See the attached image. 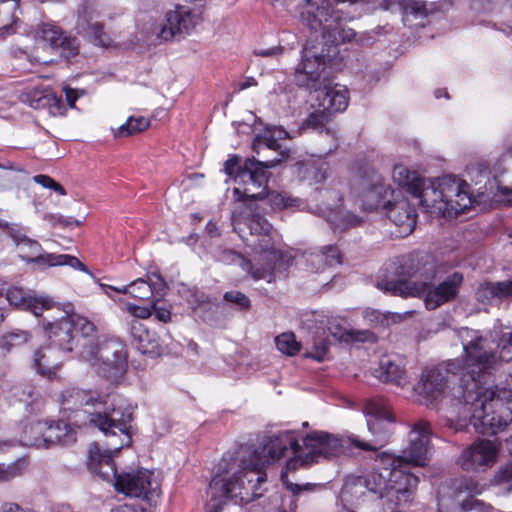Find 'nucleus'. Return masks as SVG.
Returning <instances> with one entry per match:
<instances>
[{"label": "nucleus", "instance_id": "f3484780", "mask_svg": "<svg viewBox=\"0 0 512 512\" xmlns=\"http://www.w3.org/2000/svg\"><path fill=\"white\" fill-rule=\"evenodd\" d=\"M331 72L328 66H297L294 72L295 83L317 94L328 85Z\"/></svg>", "mask_w": 512, "mask_h": 512}, {"label": "nucleus", "instance_id": "1a4fd4ad", "mask_svg": "<svg viewBox=\"0 0 512 512\" xmlns=\"http://www.w3.org/2000/svg\"><path fill=\"white\" fill-rule=\"evenodd\" d=\"M482 397L472 414V425L480 434L495 435L512 422V390L487 391Z\"/></svg>", "mask_w": 512, "mask_h": 512}, {"label": "nucleus", "instance_id": "e2e57ef3", "mask_svg": "<svg viewBox=\"0 0 512 512\" xmlns=\"http://www.w3.org/2000/svg\"><path fill=\"white\" fill-rule=\"evenodd\" d=\"M282 52L281 48H269V49H256L254 50V54L256 56H263L267 58H273L274 56L280 54Z\"/></svg>", "mask_w": 512, "mask_h": 512}, {"label": "nucleus", "instance_id": "473e14b6", "mask_svg": "<svg viewBox=\"0 0 512 512\" xmlns=\"http://www.w3.org/2000/svg\"><path fill=\"white\" fill-rule=\"evenodd\" d=\"M308 261L312 265V269L318 272L325 265L332 267L341 264V254L336 246L330 245L324 247L320 253L310 254Z\"/></svg>", "mask_w": 512, "mask_h": 512}, {"label": "nucleus", "instance_id": "39448f33", "mask_svg": "<svg viewBox=\"0 0 512 512\" xmlns=\"http://www.w3.org/2000/svg\"><path fill=\"white\" fill-rule=\"evenodd\" d=\"M263 468L264 461L259 458L256 451H239L229 460L227 467L209 483L207 493L212 500L217 501L213 507H219L226 499L244 504L260 497V487L267 480Z\"/></svg>", "mask_w": 512, "mask_h": 512}, {"label": "nucleus", "instance_id": "cd10ccee", "mask_svg": "<svg viewBox=\"0 0 512 512\" xmlns=\"http://www.w3.org/2000/svg\"><path fill=\"white\" fill-rule=\"evenodd\" d=\"M64 265L70 266L73 269L80 271L87 270L86 266L75 256L47 252H43L37 256H34V267L39 269Z\"/></svg>", "mask_w": 512, "mask_h": 512}, {"label": "nucleus", "instance_id": "b1692460", "mask_svg": "<svg viewBox=\"0 0 512 512\" xmlns=\"http://www.w3.org/2000/svg\"><path fill=\"white\" fill-rule=\"evenodd\" d=\"M378 378L383 382L391 383L398 387H405L408 384V376L402 364V360L397 357H381Z\"/></svg>", "mask_w": 512, "mask_h": 512}, {"label": "nucleus", "instance_id": "79ce46f5", "mask_svg": "<svg viewBox=\"0 0 512 512\" xmlns=\"http://www.w3.org/2000/svg\"><path fill=\"white\" fill-rule=\"evenodd\" d=\"M265 198H267L269 205L273 209H285L290 207H299L301 204V201L297 198H292L291 196H288L286 193H280V192H267Z\"/></svg>", "mask_w": 512, "mask_h": 512}, {"label": "nucleus", "instance_id": "9b49d317", "mask_svg": "<svg viewBox=\"0 0 512 512\" xmlns=\"http://www.w3.org/2000/svg\"><path fill=\"white\" fill-rule=\"evenodd\" d=\"M198 23V17L189 7L175 6L169 10L163 20L153 26L152 33L159 39L170 41L180 40L189 35Z\"/></svg>", "mask_w": 512, "mask_h": 512}, {"label": "nucleus", "instance_id": "7ed1b4c3", "mask_svg": "<svg viewBox=\"0 0 512 512\" xmlns=\"http://www.w3.org/2000/svg\"><path fill=\"white\" fill-rule=\"evenodd\" d=\"M398 279H383L377 288L400 297H422L427 309L433 310L454 299L463 282V275L454 272L434 287L426 280L435 276L432 257L427 253L410 255L399 267Z\"/></svg>", "mask_w": 512, "mask_h": 512}, {"label": "nucleus", "instance_id": "c9c22d12", "mask_svg": "<svg viewBox=\"0 0 512 512\" xmlns=\"http://www.w3.org/2000/svg\"><path fill=\"white\" fill-rule=\"evenodd\" d=\"M287 136V132L282 129H274L273 131H267L263 135H258L254 141L253 149L256 153H259L260 149H272L278 150L281 148L278 143V139Z\"/></svg>", "mask_w": 512, "mask_h": 512}, {"label": "nucleus", "instance_id": "8fccbe9b", "mask_svg": "<svg viewBox=\"0 0 512 512\" xmlns=\"http://www.w3.org/2000/svg\"><path fill=\"white\" fill-rule=\"evenodd\" d=\"M43 221L47 222L48 226L55 227L56 225H60L62 227H73L80 225V222L74 220L72 218H64L58 214H44Z\"/></svg>", "mask_w": 512, "mask_h": 512}, {"label": "nucleus", "instance_id": "603ef678", "mask_svg": "<svg viewBox=\"0 0 512 512\" xmlns=\"http://www.w3.org/2000/svg\"><path fill=\"white\" fill-rule=\"evenodd\" d=\"M223 171L236 182V176L243 171V167H241V158L237 155L231 156L225 161Z\"/></svg>", "mask_w": 512, "mask_h": 512}, {"label": "nucleus", "instance_id": "423d86ee", "mask_svg": "<svg viewBox=\"0 0 512 512\" xmlns=\"http://www.w3.org/2000/svg\"><path fill=\"white\" fill-rule=\"evenodd\" d=\"M115 454H102L97 444L90 445L88 466L104 480L114 479L115 489L127 496L141 498L150 504H155L160 497L159 483L153 478V473L147 469H139L117 474L113 461Z\"/></svg>", "mask_w": 512, "mask_h": 512}, {"label": "nucleus", "instance_id": "37998d69", "mask_svg": "<svg viewBox=\"0 0 512 512\" xmlns=\"http://www.w3.org/2000/svg\"><path fill=\"white\" fill-rule=\"evenodd\" d=\"M20 0H0V14H5L11 19L10 24H4L0 31L1 35H8L14 32L13 24L17 20L16 10L19 8Z\"/></svg>", "mask_w": 512, "mask_h": 512}, {"label": "nucleus", "instance_id": "9d476101", "mask_svg": "<svg viewBox=\"0 0 512 512\" xmlns=\"http://www.w3.org/2000/svg\"><path fill=\"white\" fill-rule=\"evenodd\" d=\"M456 362L448 364V369L443 370L440 368H429L422 372L420 380L414 386V392L418 396V401L426 406L433 405L435 402H440L441 409L450 408L451 413L456 414L460 419H469L472 425V412L464 414L461 404H458L456 399L451 400L453 387L445 393L447 384L450 382L448 379V372L456 370Z\"/></svg>", "mask_w": 512, "mask_h": 512}, {"label": "nucleus", "instance_id": "864d4df0", "mask_svg": "<svg viewBox=\"0 0 512 512\" xmlns=\"http://www.w3.org/2000/svg\"><path fill=\"white\" fill-rule=\"evenodd\" d=\"M463 512H491L492 507L474 498H468L461 504Z\"/></svg>", "mask_w": 512, "mask_h": 512}, {"label": "nucleus", "instance_id": "e433bc0d", "mask_svg": "<svg viewBox=\"0 0 512 512\" xmlns=\"http://www.w3.org/2000/svg\"><path fill=\"white\" fill-rule=\"evenodd\" d=\"M316 109L311 112L305 120V125L314 130H325L326 133H330V129L326 127L332 120V114L324 107L318 106L316 103Z\"/></svg>", "mask_w": 512, "mask_h": 512}, {"label": "nucleus", "instance_id": "393cba45", "mask_svg": "<svg viewBox=\"0 0 512 512\" xmlns=\"http://www.w3.org/2000/svg\"><path fill=\"white\" fill-rule=\"evenodd\" d=\"M107 396L95 391H87L79 388H68L61 393V403L64 409L73 410L83 405H95L106 403Z\"/></svg>", "mask_w": 512, "mask_h": 512}, {"label": "nucleus", "instance_id": "a19ab883", "mask_svg": "<svg viewBox=\"0 0 512 512\" xmlns=\"http://www.w3.org/2000/svg\"><path fill=\"white\" fill-rule=\"evenodd\" d=\"M34 183L37 185V190L47 191L56 196H65L67 192L65 188L52 177L44 174L34 176Z\"/></svg>", "mask_w": 512, "mask_h": 512}, {"label": "nucleus", "instance_id": "4468645a", "mask_svg": "<svg viewBox=\"0 0 512 512\" xmlns=\"http://www.w3.org/2000/svg\"><path fill=\"white\" fill-rule=\"evenodd\" d=\"M38 38L47 42L50 47L64 60L79 55V41L75 36L65 35L55 24L43 23L37 30Z\"/></svg>", "mask_w": 512, "mask_h": 512}, {"label": "nucleus", "instance_id": "5fc2aeb1", "mask_svg": "<svg viewBox=\"0 0 512 512\" xmlns=\"http://www.w3.org/2000/svg\"><path fill=\"white\" fill-rule=\"evenodd\" d=\"M52 204H56L53 194L34 188V207L36 211H39L41 207H48Z\"/></svg>", "mask_w": 512, "mask_h": 512}, {"label": "nucleus", "instance_id": "ddd939ff", "mask_svg": "<svg viewBox=\"0 0 512 512\" xmlns=\"http://www.w3.org/2000/svg\"><path fill=\"white\" fill-rule=\"evenodd\" d=\"M99 12L94 5L83 4L78 10L75 29L78 34L88 37L95 45L110 47L113 40L103 31V24L98 21Z\"/></svg>", "mask_w": 512, "mask_h": 512}, {"label": "nucleus", "instance_id": "4c0bfd02", "mask_svg": "<svg viewBox=\"0 0 512 512\" xmlns=\"http://www.w3.org/2000/svg\"><path fill=\"white\" fill-rule=\"evenodd\" d=\"M328 170L329 168L326 163H321L319 166L314 163H308L301 166L300 173L311 184H319L326 180Z\"/></svg>", "mask_w": 512, "mask_h": 512}, {"label": "nucleus", "instance_id": "680f3d73", "mask_svg": "<svg viewBox=\"0 0 512 512\" xmlns=\"http://www.w3.org/2000/svg\"><path fill=\"white\" fill-rule=\"evenodd\" d=\"M257 85V80L254 76H245L244 79L236 84V90L241 91L252 86Z\"/></svg>", "mask_w": 512, "mask_h": 512}, {"label": "nucleus", "instance_id": "5701e85b", "mask_svg": "<svg viewBox=\"0 0 512 512\" xmlns=\"http://www.w3.org/2000/svg\"><path fill=\"white\" fill-rule=\"evenodd\" d=\"M392 176L393 180L412 194L421 205V198L427 187H425V181L417 171L410 170L405 165L397 164L393 168Z\"/></svg>", "mask_w": 512, "mask_h": 512}, {"label": "nucleus", "instance_id": "13d9d810", "mask_svg": "<svg viewBox=\"0 0 512 512\" xmlns=\"http://www.w3.org/2000/svg\"><path fill=\"white\" fill-rule=\"evenodd\" d=\"M27 337L25 333L18 332V333H10L3 337L2 339V346L10 348L12 346L20 345L24 342H26Z\"/></svg>", "mask_w": 512, "mask_h": 512}, {"label": "nucleus", "instance_id": "4d7b16f0", "mask_svg": "<svg viewBox=\"0 0 512 512\" xmlns=\"http://www.w3.org/2000/svg\"><path fill=\"white\" fill-rule=\"evenodd\" d=\"M496 484H509L508 490H512V464L501 467L494 476Z\"/></svg>", "mask_w": 512, "mask_h": 512}, {"label": "nucleus", "instance_id": "338daca9", "mask_svg": "<svg viewBox=\"0 0 512 512\" xmlns=\"http://www.w3.org/2000/svg\"><path fill=\"white\" fill-rule=\"evenodd\" d=\"M110 512H137V510L135 507L125 504L112 509Z\"/></svg>", "mask_w": 512, "mask_h": 512}, {"label": "nucleus", "instance_id": "a878e982", "mask_svg": "<svg viewBox=\"0 0 512 512\" xmlns=\"http://www.w3.org/2000/svg\"><path fill=\"white\" fill-rule=\"evenodd\" d=\"M507 298H512V279L484 282L476 290V299L483 304H492Z\"/></svg>", "mask_w": 512, "mask_h": 512}, {"label": "nucleus", "instance_id": "f257e3e1", "mask_svg": "<svg viewBox=\"0 0 512 512\" xmlns=\"http://www.w3.org/2000/svg\"><path fill=\"white\" fill-rule=\"evenodd\" d=\"M280 159L260 162L247 159L243 171L236 176L237 186L233 194L239 205L233 210L231 221L234 231L254 255L248 263L251 276L255 280L271 282L276 273H283L289 257L280 249V236L272 225L257 212L254 201L264 199L267 191V168L275 167Z\"/></svg>", "mask_w": 512, "mask_h": 512}, {"label": "nucleus", "instance_id": "69168bd1", "mask_svg": "<svg viewBox=\"0 0 512 512\" xmlns=\"http://www.w3.org/2000/svg\"><path fill=\"white\" fill-rule=\"evenodd\" d=\"M67 103L70 107H74L76 100L78 99V93L76 90L70 87H64Z\"/></svg>", "mask_w": 512, "mask_h": 512}, {"label": "nucleus", "instance_id": "6e6552de", "mask_svg": "<svg viewBox=\"0 0 512 512\" xmlns=\"http://www.w3.org/2000/svg\"><path fill=\"white\" fill-rule=\"evenodd\" d=\"M133 407L121 397L113 399L112 407L104 413H91L89 423L112 439L107 443L106 455L117 454L131 444Z\"/></svg>", "mask_w": 512, "mask_h": 512}, {"label": "nucleus", "instance_id": "72a5a7b5", "mask_svg": "<svg viewBox=\"0 0 512 512\" xmlns=\"http://www.w3.org/2000/svg\"><path fill=\"white\" fill-rule=\"evenodd\" d=\"M363 318L366 323L371 327H386L393 323H398L403 320V315L393 312H381L376 309H366L363 313Z\"/></svg>", "mask_w": 512, "mask_h": 512}, {"label": "nucleus", "instance_id": "0eeeda50", "mask_svg": "<svg viewBox=\"0 0 512 512\" xmlns=\"http://www.w3.org/2000/svg\"><path fill=\"white\" fill-rule=\"evenodd\" d=\"M471 204L469 185L452 175L435 179L421 198L425 212L442 217L464 213Z\"/></svg>", "mask_w": 512, "mask_h": 512}, {"label": "nucleus", "instance_id": "dca6fc26", "mask_svg": "<svg viewBox=\"0 0 512 512\" xmlns=\"http://www.w3.org/2000/svg\"><path fill=\"white\" fill-rule=\"evenodd\" d=\"M393 201H388L385 208L389 219L399 228L400 233L410 234L416 226V210L401 192L394 193Z\"/></svg>", "mask_w": 512, "mask_h": 512}, {"label": "nucleus", "instance_id": "f704fd0d", "mask_svg": "<svg viewBox=\"0 0 512 512\" xmlns=\"http://www.w3.org/2000/svg\"><path fill=\"white\" fill-rule=\"evenodd\" d=\"M295 448L292 449L294 456L286 462L285 471L281 474V479L284 483H287L286 477L288 472L296 471L299 468H308L313 465L312 457L306 455L305 449L302 448L299 442Z\"/></svg>", "mask_w": 512, "mask_h": 512}, {"label": "nucleus", "instance_id": "c85d7f7f", "mask_svg": "<svg viewBox=\"0 0 512 512\" xmlns=\"http://www.w3.org/2000/svg\"><path fill=\"white\" fill-rule=\"evenodd\" d=\"M394 191H392L387 185L384 183L377 181L371 187L364 191L362 195L363 208L365 210H375L380 207L385 209L388 205V195L393 196Z\"/></svg>", "mask_w": 512, "mask_h": 512}, {"label": "nucleus", "instance_id": "c756f323", "mask_svg": "<svg viewBox=\"0 0 512 512\" xmlns=\"http://www.w3.org/2000/svg\"><path fill=\"white\" fill-rule=\"evenodd\" d=\"M321 216L326 219L335 229L347 230L360 226L362 218L342 209H321Z\"/></svg>", "mask_w": 512, "mask_h": 512}, {"label": "nucleus", "instance_id": "de8ad7c7", "mask_svg": "<svg viewBox=\"0 0 512 512\" xmlns=\"http://www.w3.org/2000/svg\"><path fill=\"white\" fill-rule=\"evenodd\" d=\"M224 299L243 311H247L251 307L250 299L240 291H228L224 294Z\"/></svg>", "mask_w": 512, "mask_h": 512}, {"label": "nucleus", "instance_id": "f03ea898", "mask_svg": "<svg viewBox=\"0 0 512 512\" xmlns=\"http://www.w3.org/2000/svg\"><path fill=\"white\" fill-rule=\"evenodd\" d=\"M63 313L59 303L47 295H34V316L38 318L39 341L60 352L75 351L94 367L98 374L109 379L120 377L127 368L125 346L116 339L98 340L96 327L87 318L72 314L54 319L44 313Z\"/></svg>", "mask_w": 512, "mask_h": 512}, {"label": "nucleus", "instance_id": "58836bf2", "mask_svg": "<svg viewBox=\"0 0 512 512\" xmlns=\"http://www.w3.org/2000/svg\"><path fill=\"white\" fill-rule=\"evenodd\" d=\"M277 349L287 356H295L301 349V343L296 340L294 333L284 332L275 338Z\"/></svg>", "mask_w": 512, "mask_h": 512}, {"label": "nucleus", "instance_id": "c03bdc74", "mask_svg": "<svg viewBox=\"0 0 512 512\" xmlns=\"http://www.w3.org/2000/svg\"><path fill=\"white\" fill-rule=\"evenodd\" d=\"M7 301L20 309L31 310L32 309V297L27 295L22 288L13 287L7 291Z\"/></svg>", "mask_w": 512, "mask_h": 512}, {"label": "nucleus", "instance_id": "bb28decb", "mask_svg": "<svg viewBox=\"0 0 512 512\" xmlns=\"http://www.w3.org/2000/svg\"><path fill=\"white\" fill-rule=\"evenodd\" d=\"M298 440L294 431H284L276 436L270 437L263 446V453L269 458L267 462L279 460L287 451L296 449Z\"/></svg>", "mask_w": 512, "mask_h": 512}, {"label": "nucleus", "instance_id": "bf43d9fd", "mask_svg": "<svg viewBox=\"0 0 512 512\" xmlns=\"http://www.w3.org/2000/svg\"><path fill=\"white\" fill-rule=\"evenodd\" d=\"M159 301L152 302V314H155L157 320L167 323L171 320V311L166 307L158 305Z\"/></svg>", "mask_w": 512, "mask_h": 512}, {"label": "nucleus", "instance_id": "a18cd8bd", "mask_svg": "<svg viewBox=\"0 0 512 512\" xmlns=\"http://www.w3.org/2000/svg\"><path fill=\"white\" fill-rule=\"evenodd\" d=\"M29 465L27 458H21L11 464L0 463V481H9L17 476H20L24 469Z\"/></svg>", "mask_w": 512, "mask_h": 512}, {"label": "nucleus", "instance_id": "0e129e2a", "mask_svg": "<svg viewBox=\"0 0 512 512\" xmlns=\"http://www.w3.org/2000/svg\"><path fill=\"white\" fill-rule=\"evenodd\" d=\"M353 334H355V339L359 341H376V336L374 335V333L368 330L357 331L354 332Z\"/></svg>", "mask_w": 512, "mask_h": 512}, {"label": "nucleus", "instance_id": "2eb2a0df", "mask_svg": "<svg viewBox=\"0 0 512 512\" xmlns=\"http://www.w3.org/2000/svg\"><path fill=\"white\" fill-rule=\"evenodd\" d=\"M303 449L306 455L312 457V464L319 462L320 458L335 457L343 448L342 440L335 435L324 431H313L303 438Z\"/></svg>", "mask_w": 512, "mask_h": 512}, {"label": "nucleus", "instance_id": "6e6d98bb", "mask_svg": "<svg viewBox=\"0 0 512 512\" xmlns=\"http://www.w3.org/2000/svg\"><path fill=\"white\" fill-rule=\"evenodd\" d=\"M327 351L328 343L325 340H321L318 343H314L312 350L306 351L304 356L321 362L324 360Z\"/></svg>", "mask_w": 512, "mask_h": 512}, {"label": "nucleus", "instance_id": "09e8293b", "mask_svg": "<svg viewBox=\"0 0 512 512\" xmlns=\"http://www.w3.org/2000/svg\"><path fill=\"white\" fill-rule=\"evenodd\" d=\"M123 310L128 312L133 319L135 320H145L151 317L152 315V306H139L133 303H126L123 307Z\"/></svg>", "mask_w": 512, "mask_h": 512}, {"label": "nucleus", "instance_id": "7c9ffc66", "mask_svg": "<svg viewBox=\"0 0 512 512\" xmlns=\"http://www.w3.org/2000/svg\"><path fill=\"white\" fill-rule=\"evenodd\" d=\"M34 109L39 112L47 111L52 116H61L66 112L62 98L51 91L38 92L34 90Z\"/></svg>", "mask_w": 512, "mask_h": 512}, {"label": "nucleus", "instance_id": "3c124183", "mask_svg": "<svg viewBox=\"0 0 512 512\" xmlns=\"http://www.w3.org/2000/svg\"><path fill=\"white\" fill-rule=\"evenodd\" d=\"M500 357L502 361L509 362L512 360V330L502 334L500 341Z\"/></svg>", "mask_w": 512, "mask_h": 512}, {"label": "nucleus", "instance_id": "f8f14e48", "mask_svg": "<svg viewBox=\"0 0 512 512\" xmlns=\"http://www.w3.org/2000/svg\"><path fill=\"white\" fill-rule=\"evenodd\" d=\"M498 453L499 448L493 441L478 440L461 452L457 464L465 471L484 472L497 462Z\"/></svg>", "mask_w": 512, "mask_h": 512}, {"label": "nucleus", "instance_id": "052dcab7", "mask_svg": "<svg viewBox=\"0 0 512 512\" xmlns=\"http://www.w3.org/2000/svg\"><path fill=\"white\" fill-rule=\"evenodd\" d=\"M207 296L198 290L191 293L190 298L188 299L191 306L195 309L196 307L200 306L201 304L205 303L207 301Z\"/></svg>", "mask_w": 512, "mask_h": 512}, {"label": "nucleus", "instance_id": "6ab92c4d", "mask_svg": "<svg viewBox=\"0 0 512 512\" xmlns=\"http://www.w3.org/2000/svg\"><path fill=\"white\" fill-rule=\"evenodd\" d=\"M381 5L385 10L400 12L403 15L404 23L409 20L410 16L415 19H423L438 9L436 3L427 5L421 0H383Z\"/></svg>", "mask_w": 512, "mask_h": 512}, {"label": "nucleus", "instance_id": "20e7f679", "mask_svg": "<svg viewBox=\"0 0 512 512\" xmlns=\"http://www.w3.org/2000/svg\"><path fill=\"white\" fill-rule=\"evenodd\" d=\"M473 331L464 328L460 332L462 339L470 336ZM464 358L462 365L458 367L461 374L458 384L453 386L451 400L456 399L461 404L463 413L474 414L476 403H481L482 395L487 391H494L484 386L486 374L493 369L500 357L499 342L496 343L490 337L471 335V339L463 342Z\"/></svg>", "mask_w": 512, "mask_h": 512}, {"label": "nucleus", "instance_id": "49530a36", "mask_svg": "<svg viewBox=\"0 0 512 512\" xmlns=\"http://www.w3.org/2000/svg\"><path fill=\"white\" fill-rule=\"evenodd\" d=\"M455 490L458 494H467L470 498H473L474 495L481 493L482 488L473 478L465 477L457 481Z\"/></svg>", "mask_w": 512, "mask_h": 512}, {"label": "nucleus", "instance_id": "aec40b11", "mask_svg": "<svg viewBox=\"0 0 512 512\" xmlns=\"http://www.w3.org/2000/svg\"><path fill=\"white\" fill-rule=\"evenodd\" d=\"M61 353L56 348L44 347L42 344L34 354V369L44 379L58 378L61 368Z\"/></svg>", "mask_w": 512, "mask_h": 512}, {"label": "nucleus", "instance_id": "a211bd4d", "mask_svg": "<svg viewBox=\"0 0 512 512\" xmlns=\"http://www.w3.org/2000/svg\"><path fill=\"white\" fill-rule=\"evenodd\" d=\"M349 91L346 86L341 84H333L332 78L328 85L324 86L316 96L318 106L324 107L332 115L336 112H343L349 104Z\"/></svg>", "mask_w": 512, "mask_h": 512}, {"label": "nucleus", "instance_id": "ea45409f", "mask_svg": "<svg viewBox=\"0 0 512 512\" xmlns=\"http://www.w3.org/2000/svg\"><path fill=\"white\" fill-rule=\"evenodd\" d=\"M150 125V121L142 116L139 117H129L125 124L121 125L118 128L117 135L119 137H127L134 135L136 133H140L146 130Z\"/></svg>", "mask_w": 512, "mask_h": 512}, {"label": "nucleus", "instance_id": "4be33fe9", "mask_svg": "<svg viewBox=\"0 0 512 512\" xmlns=\"http://www.w3.org/2000/svg\"><path fill=\"white\" fill-rule=\"evenodd\" d=\"M157 280L155 282L151 281V278L148 277V280L144 278H138L136 280L131 281L128 285L123 286H112L107 284H100L103 288L109 287L113 289L115 292L121 294H128L133 298L139 300H147L149 299L155 292L159 293L165 287V282L160 276H156Z\"/></svg>", "mask_w": 512, "mask_h": 512}, {"label": "nucleus", "instance_id": "774afa93", "mask_svg": "<svg viewBox=\"0 0 512 512\" xmlns=\"http://www.w3.org/2000/svg\"><path fill=\"white\" fill-rule=\"evenodd\" d=\"M442 96H443V97H445V98H447V99H449V94H448V92H447V90H446V89H437V90L435 91V97H436V98H440V97H442Z\"/></svg>", "mask_w": 512, "mask_h": 512}, {"label": "nucleus", "instance_id": "2f4dec72", "mask_svg": "<svg viewBox=\"0 0 512 512\" xmlns=\"http://www.w3.org/2000/svg\"><path fill=\"white\" fill-rule=\"evenodd\" d=\"M61 425L66 427L64 423H42L37 422L35 427L36 431L41 434V437L34 438V448L49 447L51 444L61 442Z\"/></svg>", "mask_w": 512, "mask_h": 512}, {"label": "nucleus", "instance_id": "412c9836", "mask_svg": "<svg viewBox=\"0 0 512 512\" xmlns=\"http://www.w3.org/2000/svg\"><path fill=\"white\" fill-rule=\"evenodd\" d=\"M128 325L133 343L142 354L152 357L161 354V345L156 333L151 332L143 323L135 319H132Z\"/></svg>", "mask_w": 512, "mask_h": 512}]
</instances>
